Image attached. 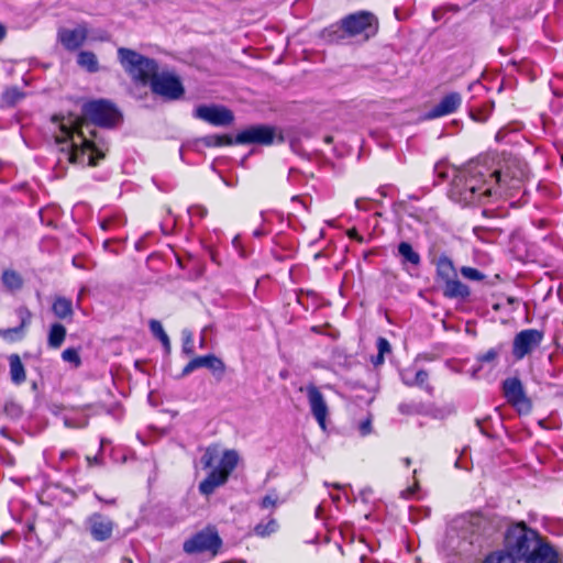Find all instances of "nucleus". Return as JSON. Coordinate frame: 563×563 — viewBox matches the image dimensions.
I'll list each match as a JSON object with an SVG mask.
<instances>
[{
  "label": "nucleus",
  "mask_w": 563,
  "mask_h": 563,
  "mask_svg": "<svg viewBox=\"0 0 563 563\" xmlns=\"http://www.w3.org/2000/svg\"><path fill=\"white\" fill-rule=\"evenodd\" d=\"M540 534L520 522L508 528L505 534V548L515 560H525L531 549L536 547Z\"/></svg>",
  "instance_id": "nucleus-5"
},
{
  "label": "nucleus",
  "mask_w": 563,
  "mask_h": 563,
  "mask_svg": "<svg viewBox=\"0 0 563 563\" xmlns=\"http://www.w3.org/2000/svg\"><path fill=\"white\" fill-rule=\"evenodd\" d=\"M543 332L537 329H526L518 332L512 342V355L516 360H522L538 347L543 340Z\"/></svg>",
  "instance_id": "nucleus-9"
},
{
  "label": "nucleus",
  "mask_w": 563,
  "mask_h": 563,
  "mask_svg": "<svg viewBox=\"0 0 563 563\" xmlns=\"http://www.w3.org/2000/svg\"><path fill=\"white\" fill-rule=\"evenodd\" d=\"M473 523L483 527V534L486 537H490L496 531V527L492 526L485 517L475 518Z\"/></svg>",
  "instance_id": "nucleus-34"
},
{
  "label": "nucleus",
  "mask_w": 563,
  "mask_h": 563,
  "mask_svg": "<svg viewBox=\"0 0 563 563\" xmlns=\"http://www.w3.org/2000/svg\"><path fill=\"white\" fill-rule=\"evenodd\" d=\"M88 37V27L86 24H78L75 29L60 27L57 32V38L67 51L78 49Z\"/></svg>",
  "instance_id": "nucleus-14"
},
{
  "label": "nucleus",
  "mask_w": 563,
  "mask_h": 563,
  "mask_svg": "<svg viewBox=\"0 0 563 563\" xmlns=\"http://www.w3.org/2000/svg\"><path fill=\"white\" fill-rule=\"evenodd\" d=\"M222 547V540L213 526H208L183 544V550L187 554L210 552L213 556Z\"/></svg>",
  "instance_id": "nucleus-6"
},
{
  "label": "nucleus",
  "mask_w": 563,
  "mask_h": 563,
  "mask_svg": "<svg viewBox=\"0 0 563 563\" xmlns=\"http://www.w3.org/2000/svg\"><path fill=\"white\" fill-rule=\"evenodd\" d=\"M406 380H412V378H410V377H408V376L406 375Z\"/></svg>",
  "instance_id": "nucleus-52"
},
{
  "label": "nucleus",
  "mask_w": 563,
  "mask_h": 563,
  "mask_svg": "<svg viewBox=\"0 0 563 563\" xmlns=\"http://www.w3.org/2000/svg\"><path fill=\"white\" fill-rule=\"evenodd\" d=\"M443 294L448 298L465 299L470 296V288L456 278L445 280Z\"/></svg>",
  "instance_id": "nucleus-18"
},
{
  "label": "nucleus",
  "mask_w": 563,
  "mask_h": 563,
  "mask_svg": "<svg viewBox=\"0 0 563 563\" xmlns=\"http://www.w3.org/2000/svg\"><path fill=\"white\" fill-rule=\"evenodd\" d=\"M334 487H335V488H338V489H340V488H341V485L335 484V485H334Z\"/></svg>",
  "instance_id": "nucleus-51"
},
{
  "label": "nucleus",
  "mask_w": 563,
  "mask_h": 563,
  "mask_svg": "<svg viewBox=\"0 0 563 563\" xmlns=\"http://www.w3.org/2000/svg\"><path fill=\"white\" fill-rule=\"evenodd\" d=\"M376 346H377V351L378 353L385 355V354H389L391 352V346H390V343L388 342L387 339L383 338V336H379L376 341Z\"/></svg>",
  "instance_id": "nucleus-38"
},
{
  "label": "nucleus",
  "mask_w": 563,
  "mask_h": 563,
  "mask_svg": "<svg viewBox=\"0 0 563 563\" xmlns=\"http://www.w3.org/2000/svg\"><path fill=\"white\" fill-rule=\"evenodd\" d=\"M438 275L445 282L455 277V269L452 261L446 256H441L437 263Z\"/></svg>",
  "instance_id": "nucleus-24"
},
{
  "label": "nucleus",
  "mask_w": 563,
  "mask_h": 563,
  "mask_svg": "<svg viewBox=\"0 0 563 563\" xmlns=\"http://www.w3.org/2000/svg\"><path fill=\"white\" fill-rule=\"evenodd\" d=\"M194 117L214 126H228L234 121L233 112L223 106H198Z\"/></svg>",
  "instance_id": "nucleus-8"
},
{
  "label": "nucleus",
  "mask_w": 563,
  "mask_h": 563,
  "mask_svg": "<svg viewBox=\"0 0 563 563\" xmlns=\"http://www.w3.org/2000/svg\"><path fill=\"white\" fill-rule=\"evenodd\" d=\"M4 415L11 420H18L23 415V409L20 404L14 400H7L3 405Z\"/></svg>",
  "instance_id": "nucleus-30"
},
{
  "label": "nucleus",
  "mask_w": 563,
  "mask_h": 563,
  "mask_svg": "<svg viewBox=\"0 0 563 563\" xmlns=\"http://www.w3.org/2000/svg\"><path fill=\"white\" fill-rule=\"evenodd\" d=\"M483 563H515L511 555L506 551H497L489 554Z\"/></svg>",
  "instance_id": "nucleus-33"
},
{
  "label": "nucleus",
  "mask_w": 563,
  "mask_h": 563,
  "mask_svg": "<svg viewBox=\"0 0 563 563\" xmlns=\"http://www.w3.org/2000/svg\"><path fill=\"white\" fill-rule=\"evenodd\" d=\"M77 64L86 69L88 73H97L99 70L98 58L95 53L90 51H81L77 56Z\"/></svg>",
  "instance_id": "nucleus-21"
},
{
  "label": "nucleus",
  "mask_w": 563,
  "mask_h": 563,
  "mask_svg": "<svg viewBox=\"0 0 563 563\" xmlns=\"http://www.w3.org/2000/svg\"><path fill=\"white\" fill-rule=\"evenodd\" d=\"M96 498H97L98 500L102 501V503L108 504V505H114V504H115V499H114V498L109 499V500H108V499H103V498H101L98 494H96Z\"/></svg>",
  "instance_id": "nucleus-44"
},
{
  "label": "nucleus",
  "mask_w": 563,
  "mask_h": 563,
  "mask_svg": "<svg viewBox=\"0 0 563 563\" xmlns=\"http://www.w3.org/2000/svg\"><path fill=\"white\" fill-rule=\"evenodd\" d=\"M401 378H402L404 384H406L407 386L417 385V386L423 387L429 394H431L433 390V387L427 383L428 378H429V374L424 369L417 371V373L412 377V380H406V373L401 374Z\"/></svg>",
  "instance_id": "nucleus-23"
},
{
  "label": "nucleus",
  "mask_w": 563,
  "mask_h": 563,
  "mask_svg": "<svg viewBox=\"0 0 563 563\" xmlns=\"http://www.w3.org/2000/svg\"><path fill=\"white\" fill-rule=\"evenodd\" d=\"M398 255L401 257V263L411 264L412 266H419L421 263V257L418 252L413 250L410 243L400 242L398 244Z\"/></svg>",
  "instance_id": "nucleus-19"
},
{
  "label": "nucleus",
  "mask_w": 563,
  "mask_h": 563,
  "mask_svg": "<svg viewBox=\"0 0 563 563\" xmlns=\"http://www.w3.org/2000/svg\"><path fill=\"white\" fill-rule=\"evenodd\" d=\"M376 24L374 14L361 11L343 18L339 29L347 36L364 35L365 38H368L376 32Z\"/></svg>",
  "instance_id": "nucleus-7"
},
{
  "label": "nucleus",
  "mask_w": 563,
  "mask_h": 563,
  "mask_svg": "<svg viewBox=\"0 0 563 563\" xmlns=\"http://www.w3.org/2000/svg\"><path fill=\"white\" fill-rule=\"evenodd\" d=\"M62 358L64 362L70 363L74 367H79L81 358L78 349L68 347L63 351Z\"/></svg>",
  "instance_id": "nucleus-31"
},
{
  "label": "nucleus",
  "mask_w": 563,
  "mask_h": 563,
  "mask_svg": "<svg viewBox=\"0 0 563 563\" xmlns=\"http://www.w3.org/2000/svg\"><path fill=\"white\" fill-rule=\"evenodd\" d=\"M122 119L117 107L104 99L92 100L82 106V115L54 117L57 121L55 141L65 144L70 163L96 166L109 150L108 142L91 125L113 128Z\"/></svg>",
  "instance_id": "nucleus-1"
},
{
  "label": "nucleus",
  "mask_w": 563,
  "mask_h": 563,
  "mask_svg": "<svg viewBox=\"0 0 563 563\" xmlns=\"http://www.w3.org/2000/svg\"><path fill=\"white\" fill-rule=\"evenodd\" d=\"M2 283L10 289V290H14V289H19L22 284H23V279L22 277L20 276L19 273H16L15 271H12V269H5L3 273H2Z\"/></svg>",
  "instance_id": "nucleus-27"
},
{
  "label": "nucleus",
  "mask_w": 563,
  "mask_h": 563,
  "mask_svg": "<svg viewBox=\"0 0 563 563\" xmlns=\"http://www.w3.org/2000/svg\"><path fill=\"white\" fill-rule=\"evenodd\" d=\"M208 140H209L207 142L208 145L222 146V145L233 144V141L229 135H213V136H210Z\"/></svg>",
  "instance_id": "nucleus-37"
},
{
  "label": "nucleus",
  "mask_w": 563,
  "mask_h": 563,
  "mask_svg": "<svg viewBox=\"0 0 563 563\" xmlns=\"http://www.w3.org/2000/svg\"><path fill=\"white\" fill-rule=\"evenodd\" d=\"M300 391L306 393L310 411L313 418L317 420L320 428L322 430H325L329 407L327 405L324 396L322 395L320 389L313 384H309L305 388L301 387Z\"/></svg>",
  "instance_id": "nucleus-11"
},
{
  "label": "nucleus",
  "mask_w": 563,
  "mask_h": 563,
  "mask_svg": "<svg viewBox=\"0 0 563 563\" xmlns=\"http://www.w3.org/2000/svg\"><path fill=\"white\" fill-rule=\"evenodd\" d=\"M500 181L498 169H492L487 159L470 162L457 170L450 187V198L462 205L483 203L494 194Z\"/></svg>",
  "instance_id": "nucleus-3"
},
{
  "label": "nucleus",
  "mask_w": 563,
  "mask_h": 563,
  "mask_svg": "<svg viewBox=\"0 0 563 563\" xmlns=\"http://www.w3.org/2000/svg\"><path fill=\"white\" fill-rule=\"evenodd\" d=\"M27 322L29 323L31 322V314L30 313L27 314Z\"/></svg>",
  "instance_id": "nucleus-50"
},
{
  "label": "nucleus",
  "mask_w": 563,
  "mask_h": 563,
  "mask_svg": "<svg viewBox=\"0 0 563 563\" xmlns=\"http://www.w3.org/2000/svg\"><path fill=\"white\" fill-rule=\"evenodd\" d=\"M118 58L131 78L142 85H150L153 93L166 100L183 97L185 89L180 79L174 73L159 71L155 59L125 47L118 48Z\"/></svg>",
  "instance_id": "nucleus-2"
},
{
  "label": "nucleus",
  "mask_w": 563,
  "mask_h": 563,
  "mask_svg": "<svg viewBox=\"0 0 563 563\" xmlns=\"http://www.w3.org/2000/svg\"><path fill=\"white\" fill-rule=\"evenodd\" d=\"M239 463L238 452L234 450H225L220 453L218 444H211L205 449L201 456L203 468H212L207 477L200 482L198 489L201 495L210 496L214 490L223 486L231 473Z\"/></svg>",
  "instance_id": "nucleus-4"
},
{
  "label": "nucleus",
  "mask_w": 563,
  "mask_h": 563,
  "mask_svg": "<svg viewBox=\"0 0 563 563\" xmlns=\"http://www.w3.org/2000/svg\"><path fill=\"white\" fill-rule=\"evenodd\" d=\"M9 365H10V377L11 380L15 385H20L25 382L26 375L24 366L21 362V358L18 354H12L9 356Z\"/></svg>",
  "instance_id": "nucleus-20"
},
{
  "label": "nucleus",
  "mask_w": 563,
  "mask_h": 563,
  "mask_svg": "<svg viewBox=\"0 0 563 563\" xmlns=\"http://www.w3.org/2000/svg\"><path fill=\"white\" fill-rule=\"evenodd\" d=\"M238 242H239V238H235V239L233 240V244H234V245H236V244H238Z\"/></svg>",
  "instance_id": "nucleus-49"
},
{
  "label": "nucleus",
  "mask_w": 563,
  "mask_h": 563,
  "mask_svg": "<svg viewBox=\"0 0 563 563\" xmlns=\"http://www.w3.org/2000/svg\"><path fill=\"white\" fill-rule=\"evenodd\" d=\"M73 264H74L76 267H79V268H81V267H82V266H80V263H77V260H76V258H74V260H73Z\"/></svg>",
  "instance_id": "nucleus-48"
},
{
  "label": "nucleus",
  "mask_w": 563,
  "mask_h": 563,
  "mask_svg": "<svg viewBox=\"0 0 563 563\" xmlns=\"http://www.w3.org/2000/svg\"><path fill=\"white\" fill-rule=\"evenodd\" d=\"M86 527L95 541L103 542L112 537L114 521L100 512H93L86 519Z\"/></svg>",
  "instance_id": "nucleus-12"
},
{
  "label": "nucleus",
  "mask_w": 563,
  "mask_h": 563,
  "mask_svg": "<svg viewBox=\"0 0 563 563\" xmlns=\"http://www.w3.org/2000/svg\"><path fill=\"white\" fill-rule=\"evenodd\" d=\"M523 561L525 563H558L559 554L555 549L540 536L536 547L531 549Z\"/></svg>",
  "instance_id": "nucleus-15"
},
{
  "label": "nucleus",
  "mask_w": 563,
  "mask_h": 563,
  "mask_svg": "<svg viewBox=\"0 0 563 563\" xmlns=\"http://www.w3.org/2000/svg\"><path fill=\"white\" fill-rule=\"evenodd\" d=\"M66 338V328L60 323H54L48 332L47 343L52 349H58Z\"/></svg>",
  "instance_id": "nucleus-22"
},
{
  "label": "nucleus",
  "mask_w": 563,
  "mask_h": 563,
  "mask_svg": "<svg viewBox=\"0 0 563 563\" xmlns=\"http://www.w3.org/2000/svg\"><path fill=\"white\" fill-rule=\"evenodd\" d=\"M499 355V350L498 349H489L488 351H486L485 353L481 354L477 356V361L479 363H494L497 357Z\"/></svg>",
  "instance_id": "nucleus-36"
},
{
  "label": "nucleus",
  "mask_w": 563,
  "mask_h": 563,
  "mask_svg": "<svg viewBox=\"0 0 563 563\" xmlns=\"http://www.w3.org/2000/svg\"><path fill=\"white\" fill-rule=\"evenodd\" d=\"M7 34V30L4 27V25L0 24V42L4 38Z\"/></svg>",
  "instance_id": "nucleus-46"
},
{
  "label": "nucleus",
  "mask_w": 563,
  "mask_h": 563,
  "mask_svg": "<svg viewBox=\"0 0 563 563\" xmlns=\"http://www.w3.org/2000/svg\"><path fill=\"white\" fill-rule=\"evenodd\" d=\"M53 311L57 318L65 319L73 314V305L69 299L58 297L53 303Z\"/></svg>",
  "instance_id": "nucleus-25"
},
{
  "label": "nucleus",
  "mask_w": 563,
  "mask_h": 563,
  "mask_svg": "<svg viewBox=\"0 0 563 563\" xmlns=\"http://www.w3.org/2000/svg\"><path fill=\"white\" fill-rule=\"evenodd\" d=\"M275 131L267 125L250 126L235 136L236 144H263L269 145L274 141Z\"/></svg>",
  "instance_id": "nucleus-13"
},
{
  "label": "nucleus",
  "mask_w": 563,
  "mask_h": 563,
  "mask_svg": "<svg viewBox=\"0 0 563 563\" xmlns=\"http://www.w3.org/2000/svg\"><path fill=\"white\" fill-rule=\"evenodd\" d=\"M462 103L461 93L453 91L445 95L428 113L429 119L440 118L455 112Z\"/></svg>",
  "instance_id": "nucleus-17"
},
{
  "label": "nucleus",
  "mask_w": 563,
  "mask_h": 563,
  "mask_svg": "<svg viewBox=\"0 0 563 563\" xmlns=\"http://www.w3.org/2000/svg\"><path fill=\"white\" fill-rule=\"evenodd\" d=\"M46 212H48V210H41V212L38 214L40 216V220H41L42 223L46 222L47 225H53L54 219L49 218V219L46 220V216H45Z\"/></svg>",
  "instance_id": "nucleus-41"
},
{
  "label": "nucleus",
  "mask_w": 563,
  "mask_h": 563,
  "mask_svg": "<svg viewBox=\"0 0 563 563\" xmlns=\"http://www.w3.org/2000/svg\"><path fill=\"white\" fill-rule=\"evenodd\" d=\"M192 339L190 335L184 339L183 343V352L186 354H192L194 353V345H192Z\"/></svg>",
  "instance_id": "nucleus-40"
},
{
  "label": "nucleus",
  "mask_w": 563,
  "mask_h": 563,
  "mask_svg": "<svg viewBox=\"0 0 563 563\" xmlns=\"http://www.w3.org/2000/svg\"><path fill=\"white\" fill-rule=\"evenodd\" d=\"M148 325L152 334L161 341L165 350L168 352L170 350V341L164 331L162 323L158 320L152 319L150 320Z\"/></svg>",
  "instance_id": "nucleus-26"
},
{
  "label": "nucleus",
  "mask_w": 563,
  "mask_h": 563,
  "mask_svg": "<svg viewBox=\"0 0 563 563\" xmlns=\"http://www.w3.org/2000/svg\"><path fill=\"white\" fill-rule=\"evenodd\" d=\"M19 313L21 317V324L19 327L0 330V336H2L4 340L13 341L21 336L22 329L25 324V319L23 317L24 311L20 310Z\"/></svg>",
  "instance_id": "nucleus-29"
},
{
  "label": "nucleus",
  "mask_w": 563,
  "mask_h": 563,
  "mask_svg": "<svg viewBox=\"0 0 563 563\" xmlns=\"http://www.w3.org/2000/svg\"><path fill=\"white\" fill-rule=\"evenodd\" d=\"M278 529V522L274 518H269L266 523L260 522L254 527V533L258 537H268L276 532Z\"/></svg>",
  "instance_id": "nucleus-28"
},
{
  "label": "nucleus",
  "mask_w": 563,
  "mask_h": 563,
  "mask_svg": "<svg viewBox=\"0 0 563 563\" xmlns=\"http://www.w3.org/2000/svg\"><path fill=\"white\" fill-rule=\"evenodd\" d=\"M200 367H207L213 374L223 375V373L225 372V364L223 363V361L213 354H208V355L197 356V357L192 358L183 368L181 375L187 376L190 373H192L195 369L200 368Z\"/></svg>",
  "instance_id": "nucleus-16"
},
{
  "label": "nucleus",
  "mask_w": 563,
  "mask_h": 563,
  "mask_svg": "<svg viewBox=\"0 0 563 563\" xmlns=\"http://www.w3.org/2000/svg\"><path fill=\"white\" fill-rule=\"evenodd\" d=\"M402 463L406 467H409L411 465V460L409 457L402 459Z\"/></svg>",
  "instance_id": "nucleus-47"
},
{
  "label": "nucleus",
  "mask_w": 563,
  "mask_h": 563,
  "mask_svg": "<svg viewBox=\"0 0 563 563\" xmlns=\"http://www.w3.org/2000/svg\"><path fill=\"white\" fill-rule=\"evenodd\" d=\"M385 355L377 353V355L372 360L375 366L382 365L384 363Z\"/></svg>",
  "instance_id": "nucleus-42"
},
{
  "label": "nucleus",
  "mask_w": 563,
  "mask_h": 563,
  "mask_svg": "<svg viewBox=\"0 0 563 563\" xmlns=\"http://www.w3.org/2000/svg\"><path fill=\"white\" fill-rule=\"evenodd\" d=\"M461 274L471 280H482L484 275L476 268L464 266L461 268Z\"/></svg>",
  "instance_id": "nucleus-35"
},
{
  "label": "nucleus",
  "mask_w": 563,
  "mask_h": 563,
  "mask_svg": "<svg viewBox=\"0 0 563 563\" xmlns=\"http://www.w3.org/2000/svg\"><path fill=\"white\" fill-rule=\"evenodd\" d=\"M277 503H278V498H277L276 494L266 495L265 497L262 498L260 506L263 509H267L271 507L274 508L277 505Z\"/></svg>",
  "instance_id": "nucleus-39"
},
{
  "label": "nucleus",
  "mask_w": 563,
  "mask_h": 563,
  "mask_svg": "<svg viewBox=\"0 0 563 563\" xmlns=\"http://www.w3.org/2000/svg\"><path fill=\"white\" fill-rule=\"evenodd\" d=\"M503 390L507 401L515 407L519 413L530 412L532 405L530 399L526 396L519 378H507L503 383Z\"/></svg>",
  "instance_id": "nucleus-10"
},
{
  "label": "nucleus",
  "mask_w": 563,
  "mask_h": 563,
  "mask_svg": "<svg viewBox=\"0 0 563 563\" xmlns=\"http://www.w3.org/2000/svg\"><path fill=\"white\" fill-rule=\"evenodd\" d=\"M371 430V421L367 420L361 424V431L363 434H367Z\"/></svg>",
  "instance_id": "nucleus-43"
},
{
  "label": "nucleus",
  "mask_w": 563,
  "mask_h": 563,
  "mask_svg": "<svg viewBox=\"0 0 563 563\" xmlns=\"http://www.w3.org/2000/svg\"><path fill=\"white\" fill-rule=\"evenodd\" d=\"M415 494V488H408L407 490L402 492V495L407 498L411 497Z\"/></svg>",
  "instance_id": "nucleus-45"
},
{
  "label": "nucleus",
  "mask_w": 563,
  "mask_h": 563,
  "mask_svg": "<svg viewBox=\"0 0 563 563\" xmlns=\"http://www.w3.org/2000/svg\"><path fill=\"white\" fill-rule=\"evenodd\" d=\"M398 410L402 415H419L423 411V406L421 402L416 401L400 402Z\"/></svg>",
  "instance_id": "nucleus-32"
}]
</instances>
